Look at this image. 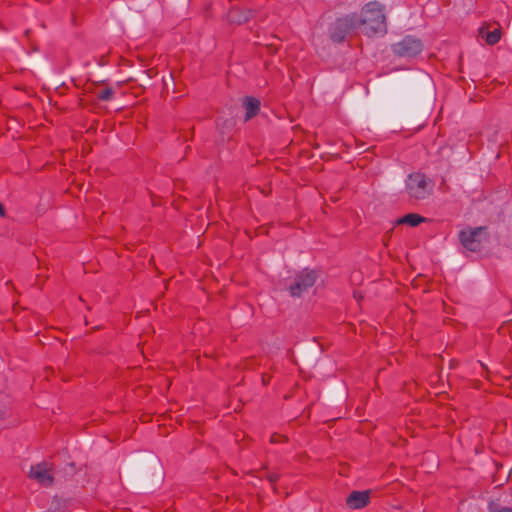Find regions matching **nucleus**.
<instances>
[{
    "mask_svg": "<svg viewBox=\"0 0 512 512\" xmlns=\"http://www.w3.org/2000/svg\"><path fill=\"white\" fill-rule=\"evenodd\" d=\"M369 502V492L353 491L346 499V504L351 509H361Z\"/></svg>",
    "mask_w": 512,
    "mask_h": 512,
    "instance_id": "8",
    "label": "nucleus"
},
{
    "mask_svg": "<svg viewBox=\"0 0 512 512\" xmlns=\"http://www.w3.org/2000/svg\"><path fill=\"white\" fill-rule=\"evenodd\" d=\"M484 235L485 229L483 227H478L474 229L462 230L460 232L459 238L464 248L471 252H475L480 249Z\"/></svg>",
    "mask_w": 512,
    "mask_h": 512,
    "instance_id": "6",
    "label": "nucleus"
},
{
    "mask_svg": "<svg viewBox=\"0 0 512 512\" xmlns=\"http://www.w3.org/2000/svg\"><path fill=\"white\" fill-rule=\"evenodd\" d=\"M480 36L485 39V41L494 45L500 40V31L498 29H494L493 31H486L484 28L479 30Z\"/></svg>",
    "mask_w": 512,
    "mask_h": 512,
    "instance_id": "10",
    "label": "nucleus"
},
{
    "mask_svg": "<svg viewBox=\"0 0 512 512\" xmlns=\"http://www.w3.org/2000/svg\"><path fill=\"white\" fill-rule=\"evenodd\" d=\"M266 476L271 483L278 480V474L276 473H268Z\"/></svg>",
    "mask_w": 512,
    "mask_h": 512,
    "instance_id": "15",
    "label": "nucleus"
},
{
    "mask_svg": "<svg viewBox=\"0 0 512 512\" xmlns=\"http://www.w3.org/2000/svg\"><path fill=\"white\" fill-rule=\"evenodd\" d=\"M406 190L411 198L422 200L430 194L431 187L423 174L415 173L409 175L406 181Z\"/></svg>",
    "mask_w": 512,
    "mask_h": 512,
    "instance_id": "4",
    "label": "nucleus"
},
{
    "mask_svg": "<svg viewBox=\"0 0 512 512\" xmlns=\"http://www.w3.org/2000/svg\"><path fill=\"white\" fill-rule=\"evenodd\" d=\"M317 275L314 270L304 269L299 272L294 281L288 286L290 295L293 297H300L308 289L312 288L316 282Z\"/></svg>",
    "mask_w": 512,
    "mask_h": 512,
    "instance_id": "3",
    "label": "nucleus"
},
{
    "mask_svg": "<svg viewBox=\"0 0 512 512\" xmlns=\"http://www.w3.org/2000/svg\"><path fill=\"white\" fill-rule=\"evenodd\" d=\"M424 220L425 219L423 217H421L420 215L410 213V214H407L404 217L400 218L397 221V223L398 224H408L412 227H415V226L419 225L420 223H422Z\"/></svg>",
    "mask_w": 512,
    "mask_h": 512,
    "instance_id": "11",
    "label": "nucleus"
},
{
    "mask_svg": "<svg viewBox=\"0 0 512 512\" xmlns=\"http://www.w3.org/2000/svg\"><path fill=\"white\" fill-rule=\"evenodd\" d=\"M113 95H114V90L112 88H105V89L99 90L97 92V97L102 101L111 100Z\"/></svg>",
    "mask_w": 512,
    "mask_h": 512,
    "instance_id": "12",
    "label": "nucleus"
},
{
    "mask_svg": "<svg viewBox=\"0 0 512 512\" xmlns=\"http://www.w3.org/2000/svg\"><path fill=\"white\" fill-rule=\"evenodd\" d=\"M489 512H512V509L509 507H504L498 504L491 503L489 505Z\"/></svg>",
    "mask_w": 512,
    "mask_h": 512,
    "instance_id": "13",
    "label": "nucleus"
},
{
    "mask_svg": "<svg viewBox=\"0 0 512 512\" xmlns=\"http://www.w3.org/2000/svg\"><path fill=\"white\" fill-rule=\"evenodd\" d=\"M286 438L282 435L274 434L271 436V442L272 443H279L281 441H284Z\"/></svg>",
    "mask_w": 512,
    "mask_h": 512,
    "instance_id": "14",
    "label": "nucleus"
},
{
    "mask_svg": "<svg viewBox=\"0 0 512 512\" xmlns=\"http://www.w3.org/2000/svg\"><path fill=\"white\" fill-rule=\"evenodd\" d=\"M357 26L367 36L386 33L384 6L377 1L367 3L358 16Z\"/></svg>",
    "mask_w": 512,
    "mask_h": 512,
    "instance_id": "1",
    "label": "nucleus"
},
{
    "mask_svg": "<svg viewBox=\"0 0 512 512\" xmlns=\"http://www.w3.org/2000/svg\"><path fill=\"white\" fill-rule=\"evenodd\" d=\"M243 105L246 110L245 120H249L254 117L260 109V101L253 97H246Z\"/></svg>",
    "mask_w": 512,
    "mask_h": 512,
    "instance_id": "9",
    "label": "nucleus"
},
{
    "mask_svg": "<svg viewBox=\"0 0 512 512\" xmlns=\"http://www.w3.org/2000/svg\"><path fill=\"white\" fill-rule=\"evenodd\" d=\"M358 16L356 14L346 15L338 18L329 27V35L332 41L340 43L358 29Z\"/></svg>",
    "mask_w": 512,
    "mask_h": 512,
    "instance_id": "2",
    "label": "nucleus"
},
{
    "mask_svg": "<svg viewBox=\"0 0 512 512\" xmlns=\"http://www.w3.org/2000/svg\"><path fill=\"white\" fill-rule=\"evenodd\" d=\"M29 477L45 487L50 486L53 483L51 466L46 462L31 466Z\"/></svg>",
    "mask_w": 512,
    "mask_h": 512,
    "instance_id": "7",
    "label": "nucleus"
},
{
    "mask_svg": "<svg viewBox=\"0 0 512 512\" xmlns=\"http://www.w3.org/2000/svg\"><path fill=\"white\" fill-rule=\"evenodd\" d=\"M0 216L1 217L5 216V207L3 206L2 203H0Z\"/></svg>",
    "mask_w": 512,
    "mask_h": 512,
    "instance_id": "16",
    "label": "nucleus"
},
{
    "mask_svg": "<svg viewBox=\"0 0 512 512\" xmlns=\"http://www.w3.org/2000/svg\"><path fill=\"white\" fill-rule=\"evenodd\" d=\"M6 414H7L6 408H4V409L0 408V418H5Z\"/></svg>",
    "mask_w": 512,
    "mask_h": 512,
    "instance_id": "17",
    "label": "nucleus"
},
{
    "mask_svg": "<svg viewBox=\"0 0 512 512\" xmlns=\"http://www.w3.org/2000/svg\"><path fill=\"white\" fill-rule=\"evenodd\" d=\"M422 49L423 44L421 40L412 36H406L401 41L392 45L394 54L405 58L415 57Z\"/></svg>",
    "mask_w": 512,
    "mask_h": 512,
    "instance_id": "5",
    "label": "nucleus"
}]
</instances>
